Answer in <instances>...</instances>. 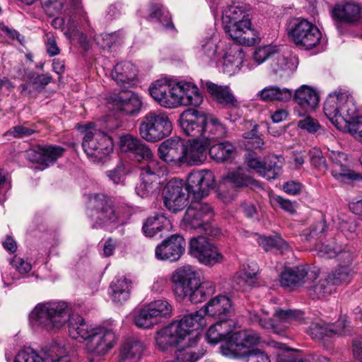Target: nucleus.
Returning <instances> with one entry per match:
<instances>
[{
    "mask_svg": "<svg viewBox=\"0 0 362 362\" xmlns=\"http://www.w3.org/2000/svg\"><path fill=\"white\" fill-rule=\"evenodd\" d=\"M32 326L40 327L48 332H56L66 322L69 332L73 339H115L118 337L111 328L93 327L78 314H70L68 305L64 302L38 303L29 315Z\"/></svg>",
    "mask_w": 362,
    "mask_h": 362,
    "instance_id": "1",
    "label": "nucleus"
},
{
    "mask_svg": "<svg viewBox=\"0 0 362 362\" xmlns=\"http://www.w3.org/2000/svg\"><path fill=\"white\" fill-rule=\"evenodd\" d=\"M214 186V175L207 170L191 172L186 182L177 178L172 179L163 189L165 206L176 213L187 205L190 196L193 200H199L207 196Z\"/></svg>",
    "mask_w": 362,
    "mask_h": 362,
    "instance_id": "2",
    "label": "nucleus"
},
{
    "mask_svg": "<svg viewBox=\"0 0 362 362\" xmlns=\"http://www.w3.org/2000/svg\"><path fill=\"white\" fill-rule=\"evenodd\" d=\"M172 289L176 298L188 300L192 303L206 300L215 292L214 284L201 281L198 272L191 265H185L173 272L171 276Z\"/></svg>",
    "mask_w": 362,
    "mask_h": 362,
    "instance_id": "3",
    "label": "nucleus"
},
{
    "mask_svg": "<svg viewBox=\"0 0 362 362\" xmlns=\"http://www.w3.org/2000/svg\"><path fill=\"white\" fill-rule=\"evenodd\" d=\"M149 92L156 101L167 108H173L181 104L198 106L202 102L198 88L191 83H178L171 86L158 80L150 86Z\"/></svg>",
    "mask_w": 362,
    "mask_h": 362,
    "instance_id": "4",
    "label": "nucleus"
},
{
    "mask_svg": "<svg viewBox=\"0 0 362 362\" xmlns=\"http://www.w3.org/2000/svg\"><path fill=\"white\" fill-rule=\"evenodd\" d=\"M225 32L239 45H233L230 53L226 54L223 61L225 71L235 73L240 70L244 60L245 54L240 45H254L257 41V36L251 29L250 20L238 23H229L224 26Z\"/></svg>",
    "mask_w": 362,
    "mask_h": 362,
    "instance_id": "5",
    "label": "nucleus"
},
{
    "mask_svg": "<svg viewBox=\"0 0 362 362\" xmlns=\"http://www.w3.org/2000/svg\"><path fill=\"white\" fill-rule=\"evenodd\" d=\"M173 124L167 112L152 110L140 118L139 134L147 142H158L168 137L172 132Z\"/></svg>",
    "mask_w": 362,
    "mask_h": 362,
    "instance_id": "6",
    "label": "nucleus"
},
{
    "mask_svg": "<svg viewBox=\"0 0 362 362\" xmlns=\"http://www.w3.org/2000/svg\"><path fill=\"white\" fill-rule=\"evenodd\" d=\"M88 210L93 228H103L117 221L113 202L104 194L91 195L88 199Z\"/></svg>",
    "mask_w": 362,
    "mask_h": 362,
    "instance_id": "7",
    "label": "nucleus"
},
{
    "mask_svg": "<svg viewBox=\"0 0 362 362\" xmlns=\"http://www.w3.org/2000/svg\"><path fill=\"white\" fill-rule=\"evenodd\" d=\"M288 37L300 49H311L320 41L322 34L318 28L304 18L293 19L288 27Z\"/></svg>",
    "mask_w": 362,
    "mask_h": 362,
    "instance_id": "8",
    "label": "nucleus"
},
{
    "mask_svg": "<svg viewBox=\"0 0 362 362\" xmlns=\"http://www.w3.org/2000/svg\"><path fill=\"white\" fill-rule=\"evenodd\" d=\"M155 346L163 353H175V362H196L206 351L198 341H155Z\"/></svg>",
    "mask_w": 362,
    "mask_h": 362,
    "instance_id": "9",
    "label": "nucleus"
},
{
    "mask_svg": "<svg viewBox=\"0 0 362 362\" xmlns=\"http://www.w3.org/2000/svg\"><path fill=\"white\" fill-rule=\"evenodd\" d=\"M190 255L205 266L212 267L215 264H222L225 257L216 245L203 236L191 238L189 245Z\"/></svg>",
    "mask_w": 362,
    "mask_h": 362,
    "instance_id": "10",
    "label": "nucleus"
},
{
    "mask_svg": "<svg viewBox=\"0 0 362 362\" xmlns=\"http://www.w3.org/2000/svg\"><path fill=\"white\" fill-rule=\"evenodd\" d=\"M203 317V310L185 315L180 321L173 322L157 331L156 339H184L191 335L196 325H201Z\"/></svg>",
    "mask_w": 362,
    "mask_h": 362,
    "instance_id": "11",
    "label": "nucleus"
},
{
    "mask_svg": "<svg viewBox=\"0 0 362 362\" xmlns=\"http://www.w3.org/2000/svg\"><path fill=\"white\" fill-rule=\"evenodd\" d=\"M353 328L346 315H340L333 324L313 322L307 330L312 339L324 337H346L351 335Z\"/></svg>",
    "mask_w": 362,
    "mask_h": 362,
    "instance_id": "12",
    "label": "nucleus"
},
{
    "mask_svg": "<svg viewBox=\"0 0 362 362\" xmlns=\"http://www.w3.org/2000/svg\"><path fill=\"white\" fill-rule=\"evenodd\" d=\"M82 146L88 156L98 159H102L113 151L111 138L105 133L95 129L85 133Z\"/></svg>",
    "mask_w": 362,
    "mask_h": 362,
    "instance_id": "13",
    "label": "nucleus"
},
{
    "mask_svg": "<svg viewBox=\"0 0 362 362\" xmlns=\"http://www.w3.org/2000/svg\"><path fill=\"white\" fill-rule=\"evenodd\" d=\"M172 305L165 300H157L140 310L134 316L135 325L141 328H149L158 323V317H170Z\"/></svg>",
    "mask_w": 362,
    "mask_h": 362,
    "instance_id": "14",
    "label": "nucleus"
},
{
    "mask_svg": "<svg viewBox=\"0 0 362 362\" xmlns=\"http://www.w3.org/2000/svg\"><path fill=\"white\" fill-rule=\"evenodd\" d=\"M247 166L255 170L258 174L267 180H274L282 172L284 158L271 155L262 161L254 153H249L246 156Z\"/></svg>",
    "mask_w": 362,
    "mask_h": 362,
    "instance_id": "15",
    "label": "nucleus"
},
{
    "mask_svg": "<svg viewBox=\"0 0 362 362\" xmlns=\"http://www.w3.org/2000/svg\"><path fill=\"white\" fill-rule=\"evenodd\" d=\"M214 217L212 207L207 203L194 200L183 217V225L187 230L199 229Z\"/></svg>",
    "mask_w": 362,
    "mask_h": 362,
    "instance_id": "16",
    "label": "nucleus"
},
{
    "mask_svg": "<svg viewBox=\"0 0 362 362\" xmlns=\"http://www.w3.org/2000/svg\"><path fill=\"white\" fill-rule=\"evenodd\" d=\"M110 102L117 111L136 117L141 111L143 103L138 94L128 90H122L110 96Z\"/></svg>",
    "mask_w": 362,
    "mask_h": 362,
    "instance_id": "17",
    "label": "nucleus"
},
{
    "mask_svg": "<svg viewBox=\"0 0 362 362\" xmlns=\"http://www.w3.org/2000/svg\"><path fill=\"white\" fill-rule=\"evenodd\" d=\"M206 113L189 108L180 116V126L184 134L194 139H202Z\"/></svg>",
    "mask_w": 362,
    "mask_h": 362,
    "instance_id": "18",
    "label": "nucleus"
},
{
    "mask_svg": "<svg viewBox=\"0 0 362 362\" xmlns=\"http://www.w3.org/2000/svg\"><path fill=\"white\" fill-rule=\"evenodd\" d=\"M303 313L300 310L279 309L276 310L274 314L275 322L272 320L267 318H260L259 322L264 329L281 335L289 325L303 320Z\"/></svg>",
    "mask_w": 362,
    "mask_h": 362,
    "instance_id": "19",
    "label": "nucleus"
},
{
    "mask_svg": "<svg viewBox=\"0 0 362 362\" xmlns=\"http://www.w3.org/2000/svg\"><path fill=\"white\" fill-rule=\"evenodd\" d=\"M144 140L130 134L119 137V146L122 152L134 157L139 161H148L153 157V153Z\"/></svg>",
    "mask_w": 362,
    "mask_h": 362,
    "instance_id": "20",
    "label": "nucleus"
},
{
    "mask_svg": "<svg viewBox=\"0 0 362 362\" xmlns=\"http://www.w3.org/2000/svg\"><path fill=\"white\" fill-rule=\"evenodd\" d=\"M256 341H208L223 356L230 358H247L255 349Z\"/></svg>",
    "mask_w": 362,
    "mask_h": 362,
    "instance_id": "21",
    "label": "nucleus"
},
{
    "mask_svg": "<svg viewBox=\"0 0 362 362\" xmlns=\"http://www.w3.org/2000/svg\"><path fill=\"white\" fill-rule=\"evenodd\" d=\"M185 240L178 234H174L164 240L156 248V257L158 259L175 262L185 252Z\"/></svg>",
    "mask_w": 362,
    "mask_h": 362,
    "instance_id": "22",
    "label": "nucleus"
},
{
    "mask_svg": "<svg viewBox=\"0 0 362 362\" xmlns=\"http://www.w3.org/2000/svg\"><path fill=\"white\" fill-rule=\"evenodd\" d=\"M185 142L179 137H171L163 141L158 149L159 158L168 163L182 165Z\"/></svg>",
    "mask_w": 362,
    "mask_h": 362,
    "instance_id": "23",
    "label": "nucleus"
},
{
    "mask_svg": "<svg viewBox=\"0 0 362 362\" xmlns=\"http://www.w3.org/2000/svg\"><path fill=\"white\" fill-rule=\"evenodd\" d=\"M64 151V148L55 145L39 146L36 149L30 150L28 156L31 162L49 167L62 156Z\"/></svg>",
    "mask_w": 362,
    "mask_h": 362,
    "instance_id": "24",
    "label": "nucleus"
},
{
    "mask_svg": "<svg viewBox=\"0 0 362 362\" xmlns=\"http://www.w3.org/2000/svg\"><path fill=\"white\" fill-rule=\"evenodd\" d=\"M75 352L74 346L66 341H54L50 346L42 349L46 362H70L69 356Z\"/></svg>",
    "mask_w": 362,
    "mask_h": 362,
    "instance_id": "25",
    "label": "nucleus"
},
{
    "mask_svg": "<svg viewBox=\"0 0 362 362\" xmlns=\"http://www.w3.org/2000/svg\"><path fill=\"white\" fill-rule=\"evenodd\" d=\"M45 9L49 16H54L55 13L64 12L68 17V22L74 23L75 14H80L81 11V0H55L46 2Z\"/></svg>",
    "mask_w": 362,
    "mask_h": 362,
    "instance_id": "26",
    "label": "nucleus"
},
{
    "mask_svg": "<svg viewBox=\"0 0 362 362\" xmlns=\"http://www.w3.org/2000/svg\"><path fill=\"white\" fill-rule=\"evenodd\" d=\"M140 177L141 182L136 187V194L141 198L156 194L160 184L159 175L148 165L141 170Z\"/></svg>",
    "mask_w": 362,
    "mask_h": 362,
    "instance_id": "27",
    "label": "nucleus"
},
{
    "mask_svg": "<svg viewBox=\"0 0 362 362\" xmlns=\"http://www.w3.org/2000/svg\"><path fill=\"white\" fill-rule=\"evenodd\" d=\"M208 142L200 139H193L188 145L185 144L183 164L187 165H199L206 158Z\"/></svg>",
    "mask_w": 362,
    "mask_h": 362,
    "instance_id": "28",
    "label": "nucleus"
},
{
    "mask_svg": "<svg viewBox=\"0 0 362 362\" xmlns=\"http://www.w3.org/2000/svg\"><path fill=\"white\" fill-rule=\"evenodd\" d=\"M309 275L305 266L286 268L280 274V285L284 288H295L302 286Z\"/></svg>",
    "mask_w": 362,
    "mask_h": 362,
    "instance_id": "29",
    "label": "nucleus"
},
{
    "mask_svg": "<svg viewBox=\"0 0 362 362\" xmlns=\"http://www.w3.org/2000/svg\"><path fill=\"white\" fill-rule=\"evenodd\" d=\"M268 346L276 350L278 362H329V358L318 355H308L303 358H295L293 356H284L285 352L295 351L296 349L289 347L279 341H268Z\"/></svg>",
    "mask_w": 362,
    "mask_h": 362,
    "instance_id": "30",
    "label": "nucleus"
},
{
    "mask_svg": "<svg viewBox=\"0 0 362 362\" xmlns=\"http://www.w3.org/2000/svg\"><path fill=\"white\" fill-rule=\"evenodd\" d=\"M204 314L215 318H228L233 310L231 301L226 296H217L204 305Z\"/></svg>",
    "mask_w": 362,
    "mask_h": 362,
    "instance_id": "31",
    "label": "nucleus"
},
{
    "mask_svg": "<svg viewBox=\"0 0 362 362\" xmlns=\"http://www.w3.org/2000/svg\"><path fill=\"white\" fill-rule=\"evenodd\" d=\"M252 267V272L239 271L236 272L230 280V287L237 291H246L255 286L257 284L258 266L257 263L250 265Z\"/></svg>",
    "mask_w": 362,
    "mask_h": 362,
    "instance_id": "32",
    "label": "nucleus"
},
{
    "mask_svg": "<svg viewBox=\"0 0 362 362\" xmlns=\"http://www.w3.org/2000/svg\"><path fill=\"white\" fill-rule=\"evenodd\" d=\"M202 140L211 142L222 139L227 135V129L219 119L211 114H206Z\"/></svg>",
    "mask_w": 362,
    "mask_h": 362,
    "instance_id": "33",
    "label": "nucleus"
},
{
    "mask_svg": "<svg viewBox=\"0 0 362 362\" xmlns=\"http://www.w3.org/2000/svg\"><path fill=\"white\" fill-rule=\"evenodd\" d=\"M332 13L334 18L339 21L353 24L361 18V7L356 3L347 1L337 4Z\"/></svg>",
    "mask_w": 362,
    "mask_h": 362,
    "instance_id": "34",
    "label": "nucleus"
},
{
    "mask_svg": "<svg viewBox=\"0 0 362 362\" xmlns=\"http://www.w3.org/2000/svg\"><path fill=\"white\" fill-rule=\"evenodd\" d=\"M145 349L142 341H123L119 348V362H139Z\"/></svg>",
    "mask_w": 362,
    "mask_h": 362,
    "instance_id": "35",
    "label": "nucleus"
},
{
    "mask_svg": "<svg viewBox=\"0 0 362 362\" xmlns=\"http://www.w3.org/2000/svg\"><path fill=\"white\" fill-rule=\"evenodd\" d=\"M136 76V69L133 64L124 62L117 64L112 71V77L121 86L130 85Z\"/></svg>",
    "mask_w": 362,
    "mask_h": 362,
    "instance_id": "36",
    "label": "nucleus"
},
{
    "mask_svg": "<svg viewBox=\"0 0 362 362\" xmlns=\"http://www.w3.org/2000/svg\"><path fill=\"white\" fill-rule=\"evenodd\" d=\"M209 153L217 163L231 162L235 157L236 148L229 141L219 142L209 148Z\"/></svg>",
    "mask_w": 362,
    "mask_h": 362,
    "instance_id": "37",
    "label": "nucleus"
},
{
    "mask_svg": "<svg viewBox=\"0 0 362 362\" xmlns=\"http://www.w3.org/2000/svg\"><path fill=\"white\" fill-rule=\"evenodd\" d=\"M292 97L296 103L306 110L313 109L319 102V96L316 91L306 85L298 88Z\"/></svg>",
    "mask_w": 362,
    "mask_h": 362,
    "instance_id": "38",
    "label": "nucleus"
},
{
    "mask_svg": "<svg viewBox=\"0 0 362 362\" xmlns=\"http://www.w3.org/2000/svg\"><path fill=\"white\" fill-rule=\"evenodd\" d=\"M345 98L346 93L330 94L324 105L325 114L336 126L340 124V110Z\"/></svg>",
    "mask_w": 362,
    "mask_h": 362,
    "instance_id": "39",
    "label": "nucleus"
},
{
    "mask_svg": "<svg viewBox=\"0 0 362 362\" xmlns=\"http://www.w3.org/2000/svg\"><path fill=\"white\" fill-rule=\"evenodd\" d=\"M206 87L214 99L218 103L228 107L236 106L237 100L228 86H221L212 82H206Z\"/></svg>",
    "mask_w": 362,
    "mask_h": 362,
    "instance_id": "40",
    "label": "nucleus"
},
{
    "mask_svg": "<svg viewBox=\"0 0 362 362\" xmlns=\"http://www.w3.org/2000/svg\"><path fill=\"white\" fill-rule=\"evenodd\" d=\"M170 221L163 215L155 214L148 217L144 222L142 231L146 236L153 237L159 232L167 230Z\"/></svg>",
    "mask_w": 362,
    "mask_h": 362,
    "instance_id": "41",
    "label": "nucleus"
},
{
    "mask_svg": "<svg viewBox=\"0 0 362 362\" xmlns=\"http://www.w3.org/2000/svg\"><path fill=\"white\" fill-rule=\"evenodd\" d=\"M257 95L263 101H281L290 100L293 96L291 90L286 88H280L277 86H269L260 90Z\"/></svg>",
    "mask_w": 362,
    "mask_h": 362,
    "instance_id": "42",
    "label": "nucleus"
},
{
    "mask_svg": "<svg viewBox=\"0 0 362 362\" xmlns=\"http://www.w3.org/2000/svg\"><path fill=\"white\" fill-rule=\"evenodd\" d=\"M131 284V281L124 277L112 281L110 286L112 301L120 304L125 302L129 298Z\"/></svg>",
    "mask_w": 362,
    "mask_h": 362,
    "instance_id": "43",
    "label": "nucleus"
},
{
    "mask_svg": "<svg viewBox=\"0 0 362 362\" xmlns=\"http://www.w3.org/2000/svg\"><path fill=\"white\" fill-rule=\"evenodd\" d=\"M297 66L293 59H288L280 54L279 50L270 62V69L273 74H279L281 76L288 75L296 70Z\"/></svg>",
    "mask_w": 362,
    "mask_h": 362,
    "instance_id": "44",
    "label": "nucleus"
},
{
    "mask_svg": "<svg viewBox=\"0 0 362 362\" xmlns=\"http://www.w3.org/2000/svg\"><path fill=\"white\" fill-rule=\"evenodd\" d=\"M148 20L158 21L167 30H175L170 13L161 4H152L150 6Z\"/></svg>",
    "mask_w": 362,
    "mask_h": 362,
    "instance_id": "45",
    "label": "nucleus"
},
{
    "mask_svg": "<svg viewBox=\"0 0 362 362\" xmlns=\"http://www.w3.org/2000/svg\"><path fill=\"white\" fill-rule=\"evenodd\" d=\"M333 291V285L328 276L320 279L308 288V294L313 300H319L330 295Z\"/></svg>",
    "mask_w": 362,
    "mask_h": 362,
    "instance_id": "46",
    "label": "nucleus"
},
{
    "mask_svg": "<svg viewBox=\"0 0 362 362\" xmlns=\"http://www.w3.org/2000/svg\"><path fill=\"white\" fill-rule=\"evenodd\" d=\"M344 259L346 265L339 267L327 276L329 282L332 284L333 286L343 284H349L354 277V272L349 266V263H346V259Z\"/></svg>",
    "mask_w": 362,
    "mask_h": 362,
    "instance_id": "47",
    "label": "nucleus"
},
{
    "mask_svg": "<svg viewBox=\"0 0 362 362\" xmlns=\"http://www.w3.org/2000/svg\"><path fill=\"white\" fill-rule=\"evenodd\" d=\"M218 327L216 323L211 325L206 332V339H259L260 337L256 334H252L247 330L235 331L229 338H221L220 333L218 332Z\"/></svg>",
    "mask_w": 362,
    "mask_h": 362,
    "instance_id": "48",
    "label": "nucleus"
},
{
    "mask_svg": "<svg viewBox=\"0 0 362 362\" xmlns=\"http://www.w3.org/2000/svg\"><path fill=\"white\" fill-rule=\"evenodd\" d=\"M259 244L265 251L275 250L283 254L290 250L288 243L281 237H262L259 240Z\"/></svg>",
    "mask_w": 362,
    "mask_h": 362,
    "instance_id": "49",
    "label": "nucleus"
},
{
    "mask_svg": "<svg viewBox=\"0 0 362 362\" xmlns=\"http://www.w3.org/2000/svg\"><path fill=\"white\" fill-rule=\"evenodd\" d=\"M331 173L336 180L344 183H350L353 181L362 180V176L350 170L346 164L344 165H337L336 168H332Z\"/></svg>",
    "mask_w": 362,
    "mask_h": 362,
    "instance_id": "50",
    "label": "nucleus"
},
{
    "mask_svg": "<svg viewBox=\"0 0 362 362\" xmlns=\"http://www.w3.org/2000/svg\"><path fill=\"white\" fill-rule=\"evenodd\" d=\"M315 250L317 255L321 257L332 258L338 256L339 259L342 258L346 259V263H351L352 262V256L347 252H337L335 248L330 245H325L323 243L317 244Z\"/></svg>",
    "mask_w": 362,
    "mask_h": 362,
    "instance_id": "51",
    "label": "nucleus"
},
{
    "mask_svg": "<svg viewBox=\"0 0 362 362\" xmlns=\"http://www.w3.org/2000/svg\"><path fill=\"white\" fill-rule=\"evenodd\" d=\"M257 124H255L250 132L243 134L245 148L248 151L261 148L264 145L263 139L257 134Z\"/></svg>",
    "mask_w": 362,
    "mask_h": 362,
    "instance_id": "52",
    "label": "nucleus"
},
{
    "mask_svg": "<svg viewBox=\"0 0 362 362\" xmlns=\"http://www.w3.org/2000/svg\"><path fill=\"white\" fill-rule=\"evenodd\" d=\"M114 346V341H86L85 344L87 352L96 356L106 354Z\"/></svg>",
    "mask_w": 362,
    "mask_h": 362,
    "instance_id": "53",
    "label": "nucleus"
},
{
    "mask_svg": "<svg viewBox=\"0 0 362 362\" xmlns=\"http://www.w3.org/2000/svg\"><path fill=\"white\" fill-rule=\"evenodd\" d=\"M13 362H46V359L42 352L40 354L31 347H25L17 353Z\"/></svg>",
    "mask_w": 362,
    "mask_h": 362,
    "instance_id": "54",
    "label": "nucleus"
},
{
    "mask_svg": "<svg viewBox=\"0 0 362 362\" xmlns=\"http://www.w3.org/2000/svg\"><path fill=\"white\" fill-rule=\"evenodd\" d=\"M228 180L235 187H243L250 185H257V182L246 172L238 170L233 172L228 175Z\"/></svg>",
    "mask_w": 362,
    "mask_h": 362,
    "instance_id": "55",
    "label": "nucleus"
},
{
    "mask_svg": "<svg viewBox=\"0 0 362 362\" xmlns=\"http://www.w3.org/2000/svg\"><path fill=\"white\" fill-rule=\"evenodd\" d=\"M340 112V123L344 121L346 125L354 120L356 117V107H355L352 98H349L346 94L344 102L341 104Z\"/></svg>",
    "mask_w": 362,
    "mask_h": 362,
    "instance_id": "56",
    "label": "nucleus"
},
{
    "mask_svg": "<svg viewBox=\"0 0 362 362\" xmlns=\"http://www.w3.org/2000/svg\"><path fill=\"white\" fill-rule=\"evenodd\" d=\"M277 47L273 45H267L259 47L255 49L253 53L254 61L257 64H261L267 60L272 62V59L276 54Z\"/></svg>",
    "mask_w": 362,
    "mask_h": 362,
    "instance_id": "57",
    "label": "nucleus"
},
{
    "mask_svg": "<svg viewBox=\"0 0 362 362\" xmlns=\"http://www.w3.org/2000/svg\"><path fill=\"white\" fill-rule=\"evenodd\" d=\"M310 161L313 168L321 173H325L328 169L326 158L322 151L318 148H312L308 152Z\"/></svg>",
    "mask_w": 362,
    "mask_h": 362,
    "instance_id": "58",
    "label": "nucleus"
},
{
    "mask_svg": "<svg viewBox=\"0 0 362 362\" xmlns=\"http://www.w3.org/2000/svg\"><path fill=\"white\" fill-rule=\"evenodd\" d=\"M327 227L326 221L322 218L320 219L319 221L316 222L309 230H306L303 233V236L304 237V240L308 242H311L321 239Z\"/></svg>",
    "mask_w": 362,
    "mask_h": 362,
    "instance_id": "59",
    "label": "nucleus"
},
{
    "mask_svg": "<svg viewBox=\"0 0 362 362\" xmlns=\"http://www.w3.org/2000/svg\"><path fill=\"white\" fill-rule=\"evenodd\" d=\"M128 172L127 163L119 160L112 170L106 172V175L115 184H119L124 181Z\"/></svg>",
    "mask_w": 362,
    "mask_h": 362,
    "instance_id": "60",
    "label": "nucleus"
},
{
    "mask_svg": "<svg viewBox=\"0 0 362 362\" xmlns=\"http://www.w3.org/2000/svg\"><path fill=\"white\" fill-rule=\"evenodd\" d=\"M245 20H250L249 14L238 6H230L223 17V23L225 24L238 23Z\"/></svg>",
    "mask_w": 362,
    "mask_h": 362,
    "instance_id": "61",
    "label": "nucleus"
},
{
    "mask_svg": "<svg viewBox=\"0 0 362 362\" xmlns=\"http://www.w3.org/2000/svg\"><path fill=\"white\" fill-rule=\"evenodd\" d=\"M45 47L47 54L50 57H54L59 54L60 49L57 45L56 36L52 32H47L44 36Z\"/></svg>",
    "mask_w": 362,
    "mask_h": 362,
    "instance_id": "62",
    "label": "nucleus"
},
{
    "mask_svg": "<svg viewBox=\"0 0 362 362\" xmlns=\"http://www.w3.org/2000/svg\"><path fill=\"white\" fill-rule=\"evenodd\" d=\"M356 223L351 218L346 220H341L339 223V229L348 238H353L354 237L356 234Z\"/></svg>",
    "mask_w": 362,
    "mask_h": 362,
    "instance_id": "63",
    "label": "nucleus"
},
{
    "mask_svg": "<svg viewBox=\"0 0 362 362\" xmlns=\"http://www.w3.org/2000/svg\"><path fill=\"white\" fill-rule=\"evenodd\" d=\"M346 127L353 136L360 141L362 137V117H356L354 120H351Z\"/></svg>",
    "mask_w": 362,
    "mask_h": 362,
    "instance_id": "64",
    "label": "nucleus"
}]
</instances>
